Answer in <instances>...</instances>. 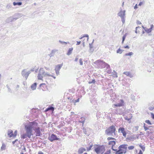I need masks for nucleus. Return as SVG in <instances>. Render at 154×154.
<instances>
[{"instance_id": "obj_16", "label": "nucleus", "mask_w": 154, "mask_h": 154, "mask_svg": "<svg viewBox=\"0 0 154 154\" xmlns=\"http://www.w3.org/2000/svg\"><path fill=\"white\" fill-rule=\"evenodd\" d=\"M8 135L10 138L13 137V133L12 130H9L8 131Z\"/></svg>"}, {"instance_id": "obj_37", "label": "nucleus", "mask_w": 154, "mask_h": 154, "mask_svg": "<svg viewBox=\"0 0 154 154\" xmlns=\"http://www.w3.org/2000/svg\"><path fill=\"white\" fill-rule=\"evenodd\" d=\"M95 82L96 81L94 79H93L91 81H89L88 83L89 84H94Z\"/></svg>"}, {"instance_id": "obj_51", "label": "nucleus", "mask_w": 154, "mask_h": 154, "mask_svg": "<svg viewBox=\"0 0 154 154\" xmlns=\"http://www.w3.org/2000/svg\"><path fill=\"white\" fill-rule=\"evenodd\" d=\"M113 72H115V73L113 74L114 75V77H117L118 76L117 75V73L114 70H113Z\"/></svg>"}, {"instance_id": "obj_49", "label": "nucleus", "mask_w": 154, "mask_h": 154, "mask_svg": "<svg viewBox=\"0 0 154 154\" xmlns=\"http://www.w3.org/2000/svg\"><path fill=\"white\" fill-rule=\"evenodd\" d=\"M126 37V34H125L123 35L122 38V40H123V41H125V38Z\"/></svg>"}, {"instance_id": "obj_8", "label": "nucleus", "mask_w": 154, "mask_h": 154, "mask_svg": "<svg viewBox=\"0 0 154 154\" xmlns=\"http://www.w3.org/2000/svg\"><path fill=\"white\" fill-rule=\"evenodd\" d=\"M26 69H23L21 71V75L23 77H25L26 79L29 74L31 73L30 71H28L27 72L26 71Z\"/></svg>"}, {"instance_id": "obj_33", "label": "nucleus", "mask_w": 154, "mask_h": 154, "mask_svg": "<svg viewBox=\"0 0 154 154\" xmlns=\"http://www.w3.org/2000/svg\"><path fill=\"white\" fill-rule=\"evenodd\" d=\"M6 87L7 88H8V91L9 92H10L11 93H12V90H11V89L10 88V87H9L8 85H6Z\"/></svg>"}, {"instance_id": "obj_3", "label": "nucleus", "mask_w": 154, "mask_h": 154, "mask_svg": "<svg viewBox=\"0 0 154 154\" xmlns=\"http://www.w3.org/2000/svg\"><path fill=\"white\" fill-rule=\"evenodd\" d=\"M94 63L97 66H99V67L101 68H103L105 67L107 69L110 68V66L109 64L100 60H98L94 62Z\"/></svg>"}, {"instance_id": "obj_62", "label": "nucleus", "mask_w": 154, "mask_h": 154, "mask_svg": "<svg viewBox=\"0 0 154 154\" xmlns=\"http://www.w3.org/2000/svg\"><path fill=\"white\" fill-rule=\"evenodd\" d=\"M77 43L76 45H80L81 43V41H77Z\"/></svg>"}, {"instance_id": "obj_63", "label": "nucleus", "mask_w": 154, "mask_h": 154, "mask_svg": "<svg viewBox=\"0 0 154 154\" xmlns=\"http://www.w3.org/2000/svg\"><path fill=\"white\" fill-rule=\"evenodd\" d=\"M138 154H143V153L141 150H139V152Z\"/></svg>"}, {"instance_id": "obj_36", "label": "nucleus", "mask_w": 154, "mask_h": 154, "mask_svg": "<svg viewBox=\"0 0 154 154\" xmlns=\"http://www.w3.org/2000/svg\"><path fill=\"white\" fill-rule=\"evenodd\" d=\"M17 130H15L14 132V134H13V137L14 138H15L17 136Z\"/></svg>"}, {"instance_id": "obj_38", "label": "nucleus", "mask_w": 154, "mask_h": 154, "mask_svg": "<svg viewBox=\"0 0 154 154\" xmlns=\"http://www.w3.org/2000/svg\"><path fill=\"white\" fill-rule=\"evenodd\" d=\"M53 109V107H51H51L49 106L48 108L46 109H45V111H49L50 109Z\"/></svg>"}, {"instance_id": "obj_50", "label": "nucleus", "mask_w": 154, "mask_h": 154, "mask_svg": "<svg viewBox=\"0 0 154 154\" xmlns=\"http://www.w3.org/2000/svg\"><path fill=\"white\" fill-rule=\"evenodd\" d=\"M111 149L114 151H116V152H117L118 150L117 149H115L113 148V146H112Z\"/></svg>"}, {"instance_id": "obj_7", "label": "nucleus", "mask_w": 154, "mask_h": 154, "mask_svg": "<svg viewBox=\"0 0 154 154\" xmlns=\"http://www.w3.org/2000/svg\"><path fill=\"white\" fill-rule=\"evenodd\" d=\"M48 139L51 142L54 141L58 140L60 141L61 139L57 137V136L54 134H52L51 135H50L48 137Z\"/></svg>"}, {"instance_id": "obj_25", "label": "nucleus", "mask_w": 154, "mask_h": 154, "mask_svg": "<svg viewBox=\"0 0 154 154\" xmlns=\"http://www.w3.org/2000/svg\"><path fill=\"white\" fill-rule=\"evenodd\" d=\"M94 41V39H93L92 42L91 43H89V44L90 50L92 52H93V50H92V48H93V46H92V44L93 43Z\"/></svg>"}, {"instance_id": "obj_35", "label": "nucleus", "mask_w": 154, "mask_h": 154, "mask_svg": "<svg viewBox=\"0 0 154 154\" xmlns=\"http://www.w3.org/2000/svg\"><path fill=\"white\" fill-rule=\"evenodd\" d=\"M145 122L149 125H152V124L149 120H145Z\"/></svg>"}, {"instance_id": "obj_52", "label": "nucleus", "mask_w": 154, "mask_h": 154, "mask_svg": "<svg viewBox=\"0 0 154 154\" xmlns=\"http://www.w3.org/2000/svg\"><path fill=\"white\" fill-rule=\"evenodd\" d=\"M144 128L145 131H146L149 129V128H147L146 126H144Z\"/></svg>"}, {"instance_id": "obj_61", "label": "nucleus", "mask_w": 154, "mask_h": 154, "mask_svg": "<svg viewBox=\"0 0 154 154\" xmlns=\"http://www.w3.org/2000/svg\"><path fill=\"white\" fill-rule=\"evenodd\" d=\"M143 4V2H140L138 4L139 6H141Z\"/></svg>"}, {"instance_id": "obj_53", "label": "nucleus", "mask_w": 154, "mask_h": 154, "mask_svg": "<svg viewBox=\"0 0 154 154\" xmlns=\"http://www.w3.org/2000/svg\"><path fill=\"white\" fill-rule=\"evenodd\" d=\"M18 140L17 139H16L14 141L12 142V144H14L16 142L18 141Z\"/></svg>"}, {"instance_id": "obj_44", "label": "nucleus", "mask_w": 154, "mask_h": 154, "mask_svg": "<svg viewBox=\"0 0 154 154\" xmlns=\"http://www.w3.org/2000/svg\"><path fill=\"white\" fill-rule=\"evenodd\" d=\"M12 7V5L10 4H8L7 5V6L6 7V8L8 9H9L10 8H11Z\"/></svg>"}, {"instance_id": "obj_23", "label": "nucleus", "mask_w": 154, "mask_h": 154, "mask_svg": "<svg viewBox=\"0 0 154 154\" xmlns=\"http://www.w3.org/2000/svg\"><path fill=\"white\" fill-rule=\"evenodd\" d=\"M39 73L41 74L42 75H43L45 73V71L42 68H41L39 70Z\"/></svg>"}, {"instance_id": "obj_11", "label": "nucleus", "mask_w": 154, "mask_h": 154, "mask_svg": "<svg viewBox=\"0 0 154 154\" xmlns=\"http://www.w3.org/2000/svg\"><path fill=\"white\" fill-rule=\"evenodd\" d=\"M23 16V14L21 13H17L15 14L13 16V17L14 18V20H16L18 19L21 17Z\"/></svg>"}, {"instance_id": "obj_41", "label": "nucleus", "mask_w": 154, "mask_h": 154, "mask_svg": "<svg viewBox=\"0 0 154 154\" xmlns=\"http://www.w3.org/2000/svg\"><path fill=\"white\" fill-rule=\"evenodd\" d=\"M79 63L81 65H83V62H82V58H80L79 59Z\"/></svg>"}, {"instance_id": "obj_18", "label": "nucleus", "mask_w": 154, "mask_h": 154, "mask_svg": "<svg viewBox=\"0 0 154 154\" xmlns=\"http://www.w3.org/2000/svg\"><path fill=\"white\" fill-rule=\"evenodd\" d=\"M123 74H125L127 76L130 77L131 78L133 77V76L132 74H131L130 72H124Z\"/></svg>"}, {"instance_id": "obj_29", "label": "nucleus", "mask_w": 154, "mask_h": 154, "mask_svg": "<svg viewBox=\"0 0 154 154\" xmlns=\"http://www.w3.org/2000/svg\"><path fill=\"white\" fill-rule=\"evenodd\" d=\"M119 104L121 105V106H122L124 105V100L122 99H121L120 100Z\"/></svg>"}, {"instance_id": "obj_2", "label": "nucleus", "mask_w": 154, "mask_h": 154, "mask_svg": "<svg viewBox=\"0 0 154 154\" xmlns=\"http://www.w3.org/2000/svg\"><path fill=\"white\" fill-rule=\"evenodd\" d=\"M25 128L26 131V133L21 135V138L24 139L28 137V138H30L31 137V136L33 135L32 133V130L31 127L29 125H27L25 126Z\"/></svg>"}, {"instance_id": "obj_5", "label": "nucleus", "mask_w": 154, "mask_h": 154, "mask_svg": "<svg viewBox=\"0 0 154 154\" xmlns=\"http://www.w3.org/2000/svg\"><path fill=\"white\" fill-rule=\"evenodd\" d=\"M116 128L113 125H112L106 129L105 131V133L109 136H112V134H115Z\"/></svg>"}, {"instance_id": "obj_9", "label": "nucleus", "mask_w": 154, "mask_h": 154, "mask_svg": "<svg viewBox=\"0 0 154 154\" xmlns=\"http://www.w3.org/2000/svg\"><path fill=\"white\" fill-rule=\"evenodd\" d=\"M63 65V63L61 64H58L56 65L55 68V70L57 75L59 74V71Z\"/></svg>"}, {"instance_id": "obj_39", "label": "nucleus", "mask_w": 154, "mask_h": 154, "mask_svg": "<svg viewBox=\"0 0 154 154\" xmlns=\"http://www.w3.org/2000/svg\"><path fill=\"white\" fill-rule=\"evenodd\" d=\"M79 98H78V99H77L76 100H72V101L74 102V103L78 102H79Z\"/></svg>"}, {"instance_id": "obj_57", "label": "nucleus", "mask_w": 154, "mask_h": 154, "mask_svg": "<svg viewBox=\"0 0 154 154\" xmlns=\"http://www.w3.org/2000/svg\"><path fill=\"white\" fill-rule=\"evenodd\" d=\"M153 24H151L150 26V27L149 28L151 31L152 29L153 28Z\"/></svg>"}, {"instance_id": "obj_31", "label": "nucleus", "mask_w": 154, "mask_h": 154, "mask_svg": "<svg viewBox=\"0 0 154 154\" xmlns=\"http://www.w3.org/2000/svg\"><path fill=\"white\" fill-rule=\"evenodd\" d=\"M93 146V145L92 144H91V145H90L89 147H87V151H89L91 149L92 146Z\"/></svg>"}, {"instance_id": "obj_24", "label": "nucleus", "mask_w": 154, "mask_h": 154, "mask_svg": "<svg viewBox=\"0 0 154 154\" xmlns=\"http://www.w3.org/2000/svg\"><path fill=\"white\" fill-rule=\"evenodd\" d=\"M80 119H81V120L79 121V122L82 123L83 124L85 120V118L83 117H81Z\"/></svg>"}, {"instance_id": "obj_60", "label": "nucleus", "mask_w": 154, "mask_h": 154, "mask_svg": "<svg viewBox=\"0 0 154 154\" xmlns=\"http://www.w3.org/2000/svg\"><path fill=\"white\" fill-rule=\"evenodd\" d=\"M136 23L137 24H141V22L139 20H137Z\"/></svg>"}, {"instance_id": "obj_30", "label": "nucleus", "mask_w": 154, "mask_h": 154, "mask_svg": "<svg viewBox=\"0 0 154 154\" xmlns=\"http://www.w3.org/2000/svg\"><path fill=\"white\" fill-rule=\"evenodd\" d=\"M41 74L39 73H38V78L39 80H42L43 78V76L41 75Z\"/></svg>"}, {"instance_id": "obj_20", "label": "nucleus", "mask_w": 154, "mask_h": 154, "mask_svg": "<svg viewBox=\"0 0 154 154\" xmlns=\"http://www.w3.org/2000/svg\"><path fill=\"white\" fill-rule=\"evenodd\" d=\"M22 4V3L21 2H13V5L14 6H20Z\"/></svg>"}, {"instance_id": "obj_10", "label": "nucleus", "mask_w": 154, "mask_h": 154, "mask_svg": "<svg viewBox=\"0 0 154 154\" xmlns=\"http://www.w3.org/2000/svg\"><path fill=\"white\" fill-rule=\"evenodd\" d=\"M118 131L119 132H121L122 134L125 137H126L127 133L125 130L124 128L122 127H120L118 129Z\"/></svg>"}, {"instance_id": "obj_13", "label": "nucleus", "mask_w": 154, "mask_h": 154, "mask_svg": "<svg viewBox=\"0 0 154 154\" xmlns=\"http://www.w3.org/2000/svg\"><path fill=\"white\" fill-rule=\"evenodd\" d=\"M14 18L13 16L10 17L8 18L6 20V22L7 23H9L10 22H12V21H14Z\"/></svg>"}, {"instance_id": "obj_40", "label": "nucleus", "mask_w": 154, "mask_h": 154, "mask_svg": "<svg viewBox=\"0 0 154 154\" xmlns=\"http://www.w3.org/2000/svg\"><path fill=\"white\" fill-rule=\"evenodd\" d=\"M134 146H129L128 147V148L129 150L133 149H134Z\"/></svg>"}, {"instance_id": "obj_32", "label": "nucleus", "mask_w": 154, "mask_h": 154, "mask_svg": "<svg viewBox=\"0 0 154 154\" xmlns=\"http://www.w3.org/2000/svg\"><path fill=\"white\" fill-rule=\"evenodd\" d=\"M134 54V53L133 52H130L128 53H126L125 54V56H131L132 55H133Z\"/></svg>"}, {"instance_id": "obj_27", "label": "nucleus", "mask_w": 154, "mask_h": 154, "mask_svg": "<svg viewBox=\"0 0 154 154\" xmlns=\"http://www.w3.org/2000/svg\"><path fill=\"white\" fill-rule=\"evenodd\" d=\"M123 51V50H121L119 48L117 50L116 53L118 54H121Z\"/></svg>"}, {"instance_id": "obj_42", "label": "nucleus", "mask_w": 154, "mask_h": 154, "mask_svg": "<svg viewBox=\"0 0 154 154\" xmlns=\"http://www.w3.org/2000/svg\"><path fill=\"white\" fill-rule=\"evenodd\" d=\"M83 37H87V40H88L89 39V36L87 34H85L83 35Z\"/></svg>"}, {"instance_id": "obj_28", "label": "nucleus", "mask_w": 154, "mask_h": 154, "mask_svg": "<svg viewBox=\"0 0 154 154\" xmlns=\"http://www.w3.org/2000/svg\"><path fill=\"white\" fill-rule=\"evenodd\" d=\"M139 147H140V148L143 151H144L145 150V146L143 145H142L141 144H140L139 145Z\"/></svg>"}, {"instance_id": "obj_64", "label": "nucleus", "mask_w": 154, "mask_h": 154, "mask_svg": "<svg viewBox=\"0 0 154 154\" xmlns=\"http://www.w3.org/2000/svg\"><path fill=\"white\" fill-rule=\"evenodd\" d=\"M38 154H44L42 151H39L38 152Z\"/></svg>"}, {"instance_id": "obj_46", "label": "nucleus", "mask_w": 154, "mask_h": 154, "mask_svg": "<svg viewBox=\"0 0 154 154\" xmlns=\"http://www.w3.org/2000/svg\"><path fill=\"white\" fill-rule=\"evenodd\" d=\"M111 150L110 149L109 150L106 152L104 154H110Z\"/></svg>"}, {"instance_id": "obj_26", "label": "nucleus", "mask_w": 154, "mask_h": 154, "mask_svg": "<svg viewBox=\"0 0 154 154\" xmlns=\"http://www.w3.org/2000/svg\"><path fill=\"white\" fill-rule=\"evenodd\" d=\"M83 131V133L86 135H89L87 133V129L85 127H83L82 129Z\"/></svg>"}, {"instance_id": "obj_19", "label": "nucleus", "mask_w": 154, "mask_h": 154, "mask_svg": "<svg viewBox=\"0 0 154 154\" xmlns=\"http://www.w3.org/2000/svg\"><path fill=\"white\" fill-rule=\"evenodd\" d=\"M73 50V48H69L67 51L66 54L68 55H70L72 54Z\"/></svg>"}, {"instance_id": "obj_54", "label": "nucleus", "mask_w": 154, "mask_h": 154, "mask_svg": "<svg viewBox=\"0 0 154 154\" xmlns=\"http://www.w3.org/2000/svg\"><path fill=\"white\" fill-rule=\"evenodd\" d=\"M151 115L152 118L153 119H154V114L152 113H151Z\"/></svg>"}, {"instance_id": "obj_59", "label": "nucleus", "mask_w": 154, "mask_h": 154, "mask_svg": "<svg viewBox=\"0 0 154 154\" xmlns=\"http://www.w3.org/2000/svg\"><path fill=\"white\" fill-rule=\"evenodd\" d=\"M138 8L137 4H136L134 7L135 9H136Z\"/></svg>"}, {"instance_id": "obj_48", "label": "nucleus", "mask_w": 154, "mask_h": 154, "mask_svg": "<svg viewBox=\"0 0 154 154\" xmlns=\"http://www.w3.org/2000/svg\"><path fill=\"white\" fill-rule=\"evenodd\" d=\"M44 76H50L51 75L49 74L48 73V72H45V73L44 74Z\"/></svg>"}, {"instance_id": "obj_22", "label": "nucleus", "mask_w": 154, "mask_h": 154, "mask_svg": "<svg viewBox=\"0 0 154 154\" xmlns=\"http://www.w3.org/2000/svg\"><path fill=\"white\" fill-rule=\"evenodd\" d=\"M6 145L4 143H2V146L1 147V150L2 151L5 150L6 149Z\"/></svg>"}, {"instance_id": "obj_14", "label": "nucleus", "mask_w": 154, "mask_h": 154, "mask_svg": "<svg viewBox=\"0 0 154 154\" xmlns=\"http://www.w3.org/2000/svg\"><path fill=\"white\" fill-rule=\"evenodd\" d=\"M125 11L124 10L123 11H120L118 14L119 16L121 17H124L125 15Z\"/></svg>"}, {"instance_id": "obj_55", "label": "nucleus", "mask_w": 154, "mask_h": 154, "mask_svg": "<svg viewBox=\"0 0 154 154\" xmlns=\"http://www.w3.org/2000/svg\"><path fill=\"white\" fill-rule=\"evenodd\" d=\"M124 48H127V49H129L130 48V47L129 46L127 45L126 46H124Z\"/></svg>"}, {"instance_id": "obj_17", "label": "nucleus", "mask_w": 154, "mask_h": 154, "mask_svg": "<svg viewBox=\"0 0 154 154\" xmlns=\"http://www.w3.org/2000/svg\"><path fill=\"white\" fill-rule=\"evenodd\" d=\"M37 84L36 82L34 83L31 85V88L33 90L36 89L37 87Z\"/></svg>"}, {"instance_id": "obj_1", "label": "nucleus", "mask_w": 154, "mask_h": 154, "mask_svg": "<svg viewBox=\"0 0 154 154\" xmlns=\"http://www.w3.org/2000/svg\"><path fill=\"white\" fill-rule=\"evenodd\" d=\"M38 124L34 122H31L28 125H29L32 128V129L35 131L36 133V136L41 137L42 134L41 132L40 128L37 127Z\"/></svg>"}, {"instance_id": "obj_21", "label": "nucleus", "mask_w": 154, "mask_h": 154, "mask_svg": "<svg viewBox=\"0 0 154 154\" xmlns=\"http://www.w3.org/2000/svg\"><path fill=\"white\" fill-rule=\"evenodd\" d=\"M116 142L115 141L113 140V141H109L108 143V144L109 145H112V146H114L116 145Z\"/></svg>"}, {"instance_id": "obj_12", "label": "nucleus", "mask_w": 154, "mask_h": 154, "mask_svg": "<svg viewBox=\"0 0 154 154\" xmlns=\"http://www.w3.org/2000/svg\"><path fill=\"white\" fill-rule=\"evenodd\" d=\"M86 151V149L85 148L81 147L78 149V152L79 154H82Z\"/></svg>"}, {"instance_id": "obj_45", "label": "nucleus", "mask_w": 154, "mask_h": 154, "mask_svg": "<svg viewBox=\"0 0 154 154\" xmlns=\"http://www.w3.org/2000/svg\"><path fill=\"white\" fill-rule=\"evenodd\" d=\"M121 20L123 24H124L125 22V17H122Z\"/></svg>"}, {"instance_id": "obj_34", "label": "nucleus", "mask_w": 154, "mask_h": 154, "mask_svg": "<svg viewBox=\"0 0 154 154\" xmlns=\"http://www.w3.org/2000/svg\"><path fill=\"white\" fill-rule=\"evenodd\" d=\"M145 31L147 33H149L151 32L152 31L149 29L146 28V30H145Z\"/></svg>"}, {"instance_id": "obj_47", "label": "nucleus", "mask_w": 154, "mask_h": 154, "mask_svg": "<svg viewBox=\"0 0 154 154\" xmlns=\"http://www.w3.org/2000/svg\"><path fill=\"white\" fill-rule=\"evenodd\" d=\"M113 105H114V106L116 107H120L121 106V105L119 104V103L118 104H114Z\"/></svg>"}, {"instance_id": "obj_6", "label": "nucleus", "mask_w": 154, "mask_h": 154, "mask_svg": "<svg viewBox=\"0 0 154 154\" xmlns=\"http://www.w3.org/2000/svg\"><path fill=\"white\" fill-rule=\"evenodd\" d=\"M127 144H124L121 145L118 147L119 150L117 152H116L115 154H122L125 153L127 149Z\"/></svg>"}, {"instance_id": "obj_58", "label": "nucleus", "mask_w": 154, "mask_h": 154, "mask_svg": "<svg viewBox=\"0 0 154 154\" xmlns=\"http://www.w3.org/2000/svg\"><path fill=\"white\" fill-rule=\"evenodd\" d=\"M45 85V83H41L39 85V87H41L42 86L44 85Z\"/></svg>"}, {"instance_id": "obj_15", "label": "nucleus", "mask_w": 154, "mask_h": 154, "mask_svg": "<svg viewBox=\"0 0 154 154\" xmlns=\"http://www.w3.org/2000/svg\"><path fill=\"white\" fill-rule=\"evenodd\" d=\"M58 50L56 49L52 50L51 53L49 54V56L50 57L54 56L55 53Z\"/></svg>"}, {"instance_id": "obj_43", "label": "nucleus", "mask_w": 154, "mask_h": 154, "mask_svg": "<svg viewBox=\"0 0 154 154\" xmlns=\"http://www.w3.org/2000/svg\"><path fill=\"white\" fill-rule=\"evenodd\" d=\"M107 139L108 140H116V139L114 138H113L112 137H109L107 138Z\"/></svg>"}, {"instance_id": "obj_4", "label": "nucleus", "mask_w": 154, "mask_h": 154, "mask_svg": "<svg viewBox=\"0 0 154 154\" xmlns=\"http://www.w3.org/2000/svg\"><path fill=\"white\" fill-rule=\"evenodd\" d=\"M97 147H95L94 151L97 154H103L105 150V147L104 145H96Z\"/></svg>"}, {"instance_id": "obj_56", "label": "nucleus", "mask_w": 154, "mask_h": 154, "mask_svg": "<svg viewBox=\"0 0 154 154\" xmlns=\"http://www.w3.org/2000/svg\"><path fill=\"white\" fill-rule=\"evenodd\" d=\"M154 109V107H149V109L150 110H153V109Z\"/></svg>"}]
</instances>
